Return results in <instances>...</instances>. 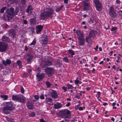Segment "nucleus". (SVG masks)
Masks as SVG:
<instances>
[{"instance_id": "41", "label": "nucleus", "mask_w": 122, "mask_h": 122, "mask_svg": "<svg viewBox=\"0 0 122 122\" xmlns=\"http://www.w3.org/2000/svg\"><path fill=\"white\" fill-rule=\"evenodd\" d=\"M19 8L17 7H16L15 8V15L19 12Z\"/></svg>"}, {"instance_id": "37", "label": "nucleus", "mask_w": 122, "mask_h": 122, "mask_svg": "<svg viewBox=\"0 0 122 122\" xmlns=\"http://www.w3.org/2000/svg\"><path fill=\"white\" fill-rule=\"evenodd\" d=\"M46 83L47 86V87H49L51 86V84L49 81H46Z\"/></svg>"}, {"instance_id": "18", "label": "nucleus", "mask_w": 122, "mask_h": 122, "mask_svg": "<svg viewBox=\"0 0 122 122\" xmlns=\"http://www.w3.org/2000/svg\"><path fill=\"white\" fill-rule=\"evenodd\" d=\"M97 33L96 31L95 30H93L91 31L89 34V36H90L92 38H93L95 36V35Z\"/></svg>"}, {"instance_id": "7", "label": "nucleus", "mask_w": 122, "mask_h": 122, "mask_svg": "<svg viewBox=\"0 0 122 122\" xmlns=\"http://www.w3.org/2000/svg\"><path fill=\"white\" fill-rule=\"evenodd\" d=\"M7 44L3 42H0V52H4L6 51Z\"/></svg>"}, {"instance_id": "42", "label": "nucleus", "mask_w": 122, "mask_h": 122, "mask_svg": "<svg viewBox=\"0 0 122 122\" xmlns=\"http://www.w3.org/2000/svg\"><path fill=\"white\" fill-rule=\"evenodd\" d=\"M83 3L84 4V6H86L88 7L89 6L88 3H86V2L82 1Z\"/></svg>"}, {"instance_id": "43", "label": "nucleus", "mask_w": 122, "mask_h": 122, "mask_svg": "<svg viewBox=\"0 0 122 122\" xmlns=\"http://www.w3.org/2000/svg\"><path fill=\"white\" fill-rule=\"evenodd\" d=\"M36 43V41L34 39L30 45H33L35 44Z\"/></svg>"}, {"instance_id": "8", "label": "nucleus", "mask_w": 122, "mask_h": 122, "mask_svg": "<svg viewBox=\"0 0 122 122\" xmlns=\"http://www.w3.org/2000/svg\"><path fill=\"white\" fill-rule=\"evenodd\" d=\"M94 2L97 10L98 11L101 10L102 9V6L100 1L99 0H94Z\"/></svg>"}, {"instance_id": "60", "label": "nucleus", "mask_w": 122, "mask_h": 122, "mask_svg": "<svg viewBox=\"0 0 122 122\" xmlns=\"http://www.w3.org/2000/svg\"><path fill=\"white\" fill-rule=\"evenodd\" d=\"M70 105V103L69 102L66 105V107H69Z\"/></svg>"}, {"instance_id": "44", "label": "nucleus", "mask_w": 122, "mask_h": 122, "mask_svg": "<svg viewBox=\"0 0 122 122\" xmlns=\"http://www.w3.org/2000/svg\"><path fill=\"white\" fill-rule=\"evenodd\" d=\"M35 115V113L34 112H32L30 114V116L31 117H34Z\"/></svg>"}, {"instance_id": "5", "label": "nucleus", "mask_w": 122, "mask_h": 122, "mask_svg": "<svg viewBox=\"0 0 122 122\" xmlns=\"http://www.w3.org/2000/svg\"><path fill=\"white\" fill-rule=\"evenodd\" d=\"M6 13L7 14V17L11 19L15 15L14 9L13 7H11L9 9H7L6 10Z\"/></svg>"}, {"instance_id": "52", "label": "nucleus", "mask_w": 122, "mask_h": 122, "mask_svg": "<svg viewBox=\"0 0 122 122\" xmlns=\"http://www.w3.org/2000/svg\"><path fill=\"white\" fill-rule=\"evenodd\" d=\"M87 6H84V7L83 8V10H87Z\"/></svg>"}, {"instance_id": "35", "label": "nucleus", "mask_w": 122, "mask_h": 122, "mask_svg": "<svg viewBox=\"0 0 122 122\" xmlns=\"http://www.w3.org/2000/svg\"><path fill=\"white\" fill-rule=\"evenodd\" d=\"M63 7V5H61L59 8H57L56 10V11L57 12H58L60 10H61L62 9V8Z\"/></svg>"}, {"instance_id": "9", "label": "nucleus", "mask_w": 122, "mask_h": 122, "mask_svg": "<svg viewBox=\"0 0 122 122\" xmlns=\"http://www.w3.org/2000/svg\"><path fill=\"white\" fill-rule=\"evenodd\" d=\"M8 35L12 39L16 38V34L15 30L13 29H11L8 31Z\"/></svg>"}, {"instance_id": "19", "label": "nucleus", "mask_w": 122, "mask_h": 122, "mask_svg": "<svg viewBox=\"0 0 122 122\" xmlns=\"http://www.w3.org/2000/svg\"><path fill=\"white\" fill-rule=\"evenodd\" d=\"M26 106L28 108L30 109H33V106L32 104L29 102H28L26 104Z\"/></svg>"}, {"instance_id": "15", "label": "nucleus", "mask_w": 122, "mask_h": 122, "mask_svg": "<svg viewBox=\"0 0 122 122\" xmlns=\"http://www.w3.org/2000/svg\"><path fill=\"white\" fill-rule=\"evenodd\" d=\"M48 41V39L47 36H46L44 37L43 36L42 37V39L41 40V43L44 45H46Z\"/></svg>"}, {"instance_id": "34", "label": "nucleus", "mask_w": 122, "mask_h": 122, "mask_svg": "<svg viewBox=\"0 0 122 122\" xmlns=\"http://www.w3.org/2000/svg\"><path fill=\"white\" fill-rule=\"evenodd\" d=\"M0 97L1 98H3L4 99V100H6L8 98L7 96L6 95H5L4 96L1 95Z\"/></svg>"}, {"instance_id": "39", "label": "nucleus", "mask_w": 122, "mask_h": 122, "mask_svg": "<svg viewBox=\"0 0 122 122\" xmlns=\"http://www.w3.org/2000/svg\"><path fill=\"white\" fill-rule=\"evenodd\" d=\"M3 28L6 29L8 28L9 27V26L6 24H5L3 25Z\"/></svg>"}, {"instance_id": "32", "label": "nucleus", "mask_w": 122, "mask_h": 122, "mask_svg": "<svg viewBox=\"0 0 122 122\" xmlns=\"http://www.w3.org/2000/svg\"><path fill=\"white\" fill-rule=\"evenodd\" d=\"M30 22L31 24H34L35 22V19H31L30 20Z\"/></svg>"}, {"instance_id": "24", "label": "nucleus", "mask_w": 122, "mask_h": 122, "mask_svg": "<svg viewBox=\"0 0 122 122\" xmlns=\"http://www.w3.org/2000/svg\"><path fill=\"white\" fill-rule=\"evenodd\" d=\"M33 10L32 6L29 5L28 6V7L26 10V12L27 13H29L30 11L32 10Z\"/></svg>"}, {"instance_id": "31", "label": "nucleus", "mask_w": 122, "mask_h": 122, "mask_svg": "<svg viewBox=\"0 0 122 122\" xmlns=\"http://www.w3.org/2000/svg\"><path fill=\"white\" fill-rule=\"evenodd\" d=\"M56 64L58 67H60L62 65L61 63L59 61H57Z\"/></svg>"}, {"instance_id": "3", "label": "nucleus", "mask_w": 122, "mask_h": 122, "mask_svg": "<svg viewBox=\"0 0 122 122\" xmlns=\"http://www.w3.org/2000/svg\"><path fill=\"white\" fill-rule=\"evenodd\" d=\"M14 108L12 103L11 102H7L6 103L5 106L3 108V111L5 114H9L10 111L13 110Z\"/></svg>"}, {"instance_id": "62", "label": "nucleus", "mask_w": 122, "mask_h": 122, "mask_svg": "<svg viewBox=\"0 0 122 122\" xmlns=\"http://www.w3.org/2000/svg\"><path fill=\"white\" fill-rule=\"evenodd\" d=\"M111 120L113 122L114 121V119L113 117H112L111 118Z\"/></svg>"}, {"instance_id": "12", "label": "nucleus", "mask_w": 122, "mask_h": 122, "mask_svg": "<svg viewBox=\"0 0 122 122\" xmlns=\"http://www.w3.org/2000/svg\"><path fill=\"white\" fill-rule=\"evenodd\" d=\"M50 93L51 97L53 98H56L58 97L57 93L54 90H51V91H50Z\"/></svg>"}, {"instance_id": "16", "label": "nucleus", "mask_w": 122, "mask_h": 122, "mask_svg": "<svg viewBox=\"0 0 122 122\" xmlns=\"http://www.w3.org/2000/svg\"><path fill=\"white\" fill-rule=\"evenodd\" d=\"M2 63L5 66H7V65H9L11 63V61L9 59H7L5 61L3 60L2 61Z\"/></svg>"}, {"instance_id": "22", "label": "nucleus", "mask_w": 122, "mask_h": 122, "mask_svg": "<svg viewBox=\"0 0 122 122\" xmlns=\"http://www.w3.org/2000/svg\"><path fill=\"white\" fill-rule=\"evenodd\" d=\"M91 37L88 36L86 37V42L88 43H89L90 42L92 41V39H91Z\"/></svg>"}, {"instance_id": "40", "label": "nucleus", "mask_w": 122, "mask_h": 122, "mask_svg": "<svg viewBox=\"0 0 122 122\" xmlns=\"http://www.w3.org/2000/svg\"><path fill=\"white\" fill-rule=\"evenodd\" d=\"M6 8V7L2 8L0 10V12L1 13H3Z\"/></svg>"}, {"instance_id": "30", "label": "nucleus", "mask_w": 122, "mask_h": 122, "mask_svg": "<svg viewBox=\"0 0 122 122\" xmlns=\"http://www.w3.org/2000/svg\"><path fill=\"white\" fill-rule=\"evenodd\" d=\"M68 52L69 53L71 54L72 56L74 55L75 54L74 52L72 50H69L68 51Z\"/></svg>"}, {"instance_id": "58", "label": "nucleus", "mask_w": 122, "mask_h": 122, "mask_svg": "<svg viewBox=\"0 0 122 122\" xmlns=\"http://www.w3.org/2000/svg\"><path fill=\"white\" fill-rule=\"evenodd\" d=\"M68 0H64V2L65 4H67L68 3Z\"/></svg>"}, {"instance_id": "17", "label": "nucleus", "mask_w": 122, "mask_h": 122, "mask_svg": "<svg viewBox=\"0 0 122 122\" xmlns=\"http://www.w3.org/2000/svg\"><path fill=\"white\" fill-rule=\"evenodd\" d=\"M1 39L2 41L7 42H9L10 41V39L9 37L5 36H3Z\"/></svg>"}, {"instance_id": "57", "label": "nucleus", "mask_w": 122, "mask_h": 122, "mask_svg": "<svg viewBox=\"0 0 122 122\" xmlns=\"http://www.w3.org/2000/svg\"><path fill=\"white\" fill-rule=\"evenodd\" d=\"M98 46H96V48H95L94 49L96 51H97V49H98Z\"/></svg>"}, {"instance_id": "23", "label": "nucleus", "mask_w": 122, "mask_h": 122, "mask_svg": "<svg viewBox=\"0 0 122 122\" xmlns=\"http://www.w3.org/2000/svg\"><path fill=\"white\" fill-rule=\"evenodd\" d=\"M35 71L37 73V74H39L41 71V68L39 67H36L35 69Z\"/></svg>"}, {"instance_id": "1", "label": "nucleus", "mask_w": 122, "mask_h": 122, "mask_svg": "<svg viewBox=\"0 0 122 122\" xmlns=\"http://www.w3.org/2000/svg\"><path fill=\"white\" fill-rule=\"evenodd\" d=\"M59 115L60 117L64 119L65 121H67L70 118L71 114L70 111L63 110L59 112Z\"/></svg>"}, {"instance_id": "28", "label": "nucleus", "mask_w": 122, "mask_h": 122, "mask_svg": "<svg viewBox=\"0 0 122 122\" xmlns=\"http://www.w3.org/2000/svg\"><path fill=\"white\" fill-rule=\"evenodd\" d=\"M78 40L84 39L83 35L82 34L79 35L78 36Z\"/></svg>"}, {"instance_id": "21", "label": "nucleus", "mask_w": 122, "mask_h": 122, "mask_svg": "<svg viewBox=\"0 0 122 122\" xmlns=\"http://www.w3.org/2000/svg\"><path fill=\"white\" fill-rule=\"evenodd\" d=\"M62 106L61 104L60 103H56L54 105V107L55 109H58L61 108Z\"/></svg>"}, {"instance_id": "53", "label": "nucleus", "mask_w": 122, "mask_h": 122, "mask_svg": "<svg viewBox=\"0 0 122 122\" xmlns=\"http://www.w3.org/2000/svg\"><path fill=\"white\" fill-rule=\"evenodd\" d=\"M34 97H35V98L36 100L38 99L39 98V96H38V95H35V96Z\"/></svg>"}, {"instance_id": "54", "label": "nucleus", "mask_w": 122, "mask_h": 122, "mask_svg": "<svg viewBox=\"0 0 122 122\" xmlns=\"http://www.w3.org/2000/svg\"><path fill=\"white\" fill-rule=\"evenodd\" d=\"M40 98L42 99H43L44 98V97L43 95H41L40 96Z\"/></svg>"}, {"instance_id": "38", "label": "nucleus", "mask_w": 122, "mask_h": 122, "mask_svg": "<svg viewBox=\"0 0 122 122\" xmlns=\"http://www.w3.org/2000/svg\"><path fill=\"white\" fill-rule=\"evenodd\" d=\"M21 2L23 5H25L26 2V0H21Z\"/></svg>"}, {"instance_id": "2", "label": "nucleus", "mask_w": 122, "mask_h": 122, "mask_svg": "<svg viewBox=\"0 0 122 122\" xmlns=\"http://www.w3.org/2000/svg\"><path fill=\"white\" fill-rule=\"evenodd\" d=\"M53 11L51 8H47L46 10H45L43 13H42L40 15V18L41 19L43 20L47 18L53 14Z\"/></svg>"}, {"instance_id": "11", "label": "nucleus", "mask_w": 122, "mask_h": 122, "mask_svg": "<svg viewBox=\"0 0 122 122\" xmlns=\"http://www.w3.org/2000/svg\"><path fill=\"white\" fill-rule=\"evenodd\" d=\"M26 56L27 63H31L32 60L33 58V56L31 54H27Z\"/></svg>"}, {"instance_id": "55", "label": "nucleus", "mask_w": 122, "mask_h": 122, "mask_svg": "<svg viewBox=\"0 0 122 122\" xmlns=\"http://www.w3.org/2000/svg\"><path fill=\"white\" fill-rule=\"evenodd\" d=\"M67 88V87H65L63 86L62 87V89L65 92H66V89Z\"/></svg>"}, {"instance_id": "59", "label": "nucleus", "mask_w": 122, "mask_h": 122, "mask_svg": "<svg viewBox=\"0 0 122 122\" xmlns=\"http://www.w3.org/2000/svg\"><path fill=\"white\" fill-rule=\"evenodd\" d=\"M121 57H122V56H121V54H119L118 55V56H117L118 58L119 59L120 58H121Z\"/></svg>"}, {"instance_id": "61", "label": "nucleus", "mask_w": 122, "mask_h": 122, "mask_svg": "<svg viewBox=\"0 0 122 122\" xmlns=\"http://www.w3.org/2000/svg\"><path fill=\"white\" fill-rule=\"evenodd\" d=\"M32 70L31 69H29L28 70V72L30 73L31 71Z\"/></svg>"}, {"instance_id": "14", "label": "nucleus", "mask_w": 122, "mask_h": 122, "mask_svg": "<svg viewBox=\"0 0 122 122\" xmlns=\"http://www.w3.org/2000/svg\"><path fill=\"white\" fill-rule=\"evenodd\" d=\"M43 28V26L41 25H39L36 26V33L38 34L40 33L41 31Z\"/></svg>"}, {"instance_id": "10", "label": "nucleus", "mask_w": 122, "mask_h": 122, "mask_svg": "<svg viewBox=\"0 0 122 122\" xmlns=\"http://www.w3.org/2000/svg\"><path fill=\"white\" fill-rule=\"evenodd\" d=\"M109 13L110 15L113 18L117 17V14L116 12L114 10V9L113 7L111 6L109 10Z\"/></svg>"}, {"instance_id": "64", "label": "nucleus", "mask_w": 122, "mask_h": 122, "mask_svg": "<svg viewBox=\"0 0 122 122\" xmlns=\"http://www.w3.org/2000/svg\"><path fill=\"white\" fill-rule=\"evenodd\" d=\"M83 109V107H80L79 108V110H81Z\"/></svg>"}, {"instance_id": "49", "label": "nucleus", "mask_w": 122, "mask_h": 122, "mask_svg": "<svg viewBox=\"0 0 122 122\" xmlns=\"http://www.w3.org/2000/svg\"><path fill=\"white\" fill-rule=\"evenodd\" d=\"M23 24H27V20L24 19L23 20Z\"/></svg>"}, {"instance_id": "6", "label": "nucleus", "mask_w": 122, "mask_h": 122, "mask_svg": "<svg viewBox=\"0 0 122 122\" xmlns=\"http://www.w3.org/2000/svg\"><path fill=\"white\" fill-rule=\"evenodd\" d=\"M46 74L48 76H51L54 73V69L52 68L47 67L44 69Z\"/></svg>"}, {"instance_id": "25", "label": "nucleus", "mask_w": 122, "mask_h": 122, "mask_svg": "<svg viewBox=\"0 0 122 122\" xmlns=\"http://www.w3.org/2000/svg\"><path fill=\"white\" fill-rule=\"evenodd\" d=\"M46 102H50L51 104H53V102L52 101V99L51 98H46Z\"/></svg>"}, {"instance_id": "33", "label": "nucleus", "mask_w": 122, "mask_h": 122, "mask_svg": "<svg viewBox=\"0 0 122 122\" xmlns=\"http://www.w3.org/2000/svg\"><path fill=\"white\" fill-rule=\"evenodd\" d=\"M41 67L43 68H45L47 66V65L45 64V62H44V64H43L42 63L41 64Z\"/></svg>"}, {"instance_id": "36", "label": "nucleus", "mask_w": 122, "mask_h": 122, "mask_svg": "<svg viewBox=\"0 0 122 122\" xmlns=\"http://www.w3.org/2000/svg\"><path fill=\"white\" fill-rule=\"evenodd\" d=\"M22 34L21 35V37H24L25 36V31H22Z\"/></svg>"}, {"instance_id": "56", "label": "nucleus", "mask_w": 122, "mask_h": 122, "mask_svg": "<svg viewBox=\"0 0 122 122\" xmlns=\"http://www.w3.org/2000/svg\"><path fill=\"white\" fill-rule=\"evenodd\" d=\"M40 122H45L44 120L43 119H40Z\"/></svg>"}, {"instance_id": "47", "label": "nucleus", "mask_w": 122, "mask_h": 122, "mask_svg": "<svg viewBox=\"0 0 122 122\" xmlns=\"http://www.w3.org/2000/svg\"><path fill=\"white\" fill-rule=\"evenodd\" d=\"M72 86L71 85L68 84L67 85L68 88V89L72 88Z\"/></svg>"}, {"instance_id": "45", "label": "nucleus", "mask_w": 122, "mask_h": 122, "mask_svg": "<svg viewBox=\"0 0 122 122\" xmlns=\"http://www.w3.org/2000/svg\"><path fill=\"white\" fill-rule=\"evenodd\" d=\"M88 22L90 24H92L93 23V20H91V19H89L88 20Z\"/></svg>"}, {"instance_id": "63", "label": "nucleus", "mask_w": 122, "mask_h": 122, "mask_svg": "<svg viewBox=\"0 0 122 122\" xmlns=\"http://www.w3.org/2000/svg\"><path fill=\"white\" fill-rule=\"evenodd\" d=\"M28 48L26 46H25V50L27 51L28 50Z\"/></svg>"}, {"instance_id": "4", "label": "nucleus", "mask_w": 122, "mask_h": 122, "mask_svg": "<svg viewBox=\"0 0 122 122\" xmlns=\"http://www.w3.org/2000/svg\"><path fill=\"white\" fill-rule=\"evenodd\" d=\"M12 99L14 101H18L19 102L23 103H25V98L23 96L21 95H13L12 96Z\"/></svg>"}, {"instance_id": "26", "label": "nucleus", "mask_w": 122, "mask_h": 122, "mask_svg": "<svg viewBox=\"0 0 122 122\" xmlns=\"http://www.w3.org/2000/svg\"><path fill=\"white\" fill-rule=\"evenodd\" d=\"M79 44L81 46L83 45L84 44V39L78 40Z\"/></svg>"}, {"instance_id": "51", "label": "nucleus", "mask_w": 122, "mask_h": 122, "mask_svg": "<svg viewBox=\"0 0 122 122\" xmlns=\"http://www.w3.org/2000/svg\"><path fill=\"white\" fill-rule=\"evenodd\" d=\"M75 97L76 98L78 99H80V96L78 94L76 95H75Z\"/></svg>"}, {"instance_id": "48", "label": "nucleus", "mask_w": 122, "mask_h": 122, "mask_svg": "<svg viewBox=\"0 0 122 122\" xmlns=\"http://www.w3.org/2000/svg\"><path fill=\"white\" fill-rule=\"evenodd\" d=\"M21 93H23L24 92V89L22 86L21 87Z\"/></svg>"}, {"instance_id": "46", "label": "nucleus", "mask_w": 122, "mask_h": 122, "mask_svg": "<svg viewBox=\"0 0 122 122\" xmlns=\"http://www.w3.org/2000/svg\"><path fill=\"white\" fill-rule=\"evenodd\" d=\"M78 77L76 79L75 81V83L76 84H78V82H79V81L78 80Z\"/></svg>"}, {"instance_id": "50", "label": "nucleus", "mask_w": 122, "mask_h": 122, "mask_svg": "<svg viewBox=\"0 0 122 122\" xmlns=\"http://www.w3.org/2000/svg\"><path fill=\"white\" fill-rule=\"evenodd\" d=\"M117 29V28L116 27H112L111 29L112 31H113L116 30Z\"/></svg>"}, {"instance_id": "13", "label": "nucleus", "mask_w": 122, "mask_h": 122, "mask_svg": "<svg viewBox=\"0 0 122 122\" xmlns=\"http://www.w3.org/2000/svg\"><path fill=\"white\" fill-rule=\"evenodd\" d=\"M45 74L44 73H42L41 74L39 75L37 74L36 77L37 78L38 81L42 80L44 77Z\"/></svg>"}, {"instance_id": "29", "label": "nucleus", "mask_w": 122, "mask_h": 122, "mask_svg": "<svg viewBox=\"0 0 122 122\" xmlns=\"http://www.w3.org/2000/svg\"><path fill=\"white\" fill-rule=\"evenodd\" d=\"M63 60V61H65V62L68 63L69 62V60L66 57H64L62 58Z\"/></svg>"}, {"instance_id": "27", "label": "nucleus", "mask_w": 122, "mask_h": 122, "mask_svg": "<svg viewBox=\"0 0 122 122\" xmlns=\"http://www.w3.org/2000/svg\"><path fill=\"white\" fill-rule=\"evenodd\" d=\"M17 63L19 66V69H20L22 67V64L21 61H17Z\"/></svg>"}, {"instance_id": "20", "label": "nucleus", "mask_w": 122, "mask_h": 122, "mask_svg": "<svg viewBox=\"0 0 122 122\" xmlns=\"http://www.w3.org/2000/svg\"><path fill=\"white\" fill-rule=\"evenodd\" d=\"M45 64L47 65V66H51L52 65V62L51 61L48 60L45 61Z\"/></svg>"}]
</instances>
